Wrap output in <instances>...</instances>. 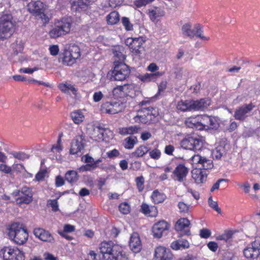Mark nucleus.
<instances>
[{"label": "nucleus", "mask_w": 260, "mask_h": 260, "mask_svg": "<svg viewBox=\"0 0 260 260\" xmlns=\"http://www.w3.org/2000/svg\"><path fill=\"white\" fill-rule=\"evenodd\" d=\"M28 11L38 18L41 19L44 24L48 23L49 18L44 13V5L40 1L32 2L27 5Z\"/></svg>", "instance_id": "nucleus-8"}, {"label": "nucleus", "mask_w": 260, "mask_h": 260, "mask_svg": "<svg viewBox=\"0 0 260 260\" xmlns=\"http://www.w3.org/2000/svg\"><path fill=\"white\" fill-rule=\"evenodd\" d=\"M160 151L157 149H154L149 152L150 157L154 159H158L160 156Z\"/></svg>", "instance_id": "nucleus-59"}, {"label": "nucleus", "mask_w": 260, "mask_h": 260, "mask_svg": "<svg viewBox=\"0 0 260 260\" xmlns=\"http://www.w3.org/2000/svg\"><path fill=\"white\" fill-rule=\"evenodd\" d=\"M34 234L37 238L44 242H52L54 241V238L49 232L42 228L35 229Z\"/></svg>", "instance_id": "nucleus-19"}, {"label": "nucleus", "mask_w": 260, "mask_h": 260, "mask_svg": "<svg viewBox=\"0 0 260 260\" xmlns=\"http://www.w3.org/2000/svg\"><path fill=\"white\" fill-rule=\"evenodd\" d=\"M209 206L215 210L218 213L221 214V209L218 207V204L216 202L213 201L212 197H210L208 199Z\"/></svg>", "instance_id": "nucleus-51"}, {"label": "nucleus", "mask_w": 260, "mask_h": 260, "mask_svg": "<svg viewBox=\"0 0 260 260\" xmlns=\"http://www.w3.org/2000/svg\"><path fill=\"white\" fill-rule=\"evenodd\" d=\"M13 157L19 160L23 161L29 158V155L23 152H13L12 153Z\"/></svg>", "instance_id": "nucleus-50"}, {"label": "nucleus", "mask_w": 260, "mask_h": 260, "mask_svg": "<svg viewBox=\"0 0 260 260\" xmlns=\"http://www.w3.org/2000/svg\"><path fill=\"white\" fill-rule=\"evenodd\" d=\"M255 107L252 103L244 104L236 109L234 117L235 119L240 121H244L250 115V112Z\"/></svg>", "instance_id": "nucleus-12"}, {"label": "nucleus", "mask_w": 260, "mask_h": 260, "mask_svg": "<svg viewBox=\"0 0 260 260\" xmlns=\"http://www.w3.org/2000/svg\"><path fill=\"white\" fill-rule=\"evenodd\" d=\"M210 120H209V123L207 127L208 129H215L217 128L218 124L214 117L210 116L209 117Z\"/></svg>", "instance_id": "nucleus-58"}, {"label": "nucleus", "mask_w": 260, "mask_h": 260, "mask_svg": "<svg viewBox=\"0 0 260 260\" xmlns=\"http://www.w3.org/2000/svg\"><path fill=\"white\" fill-rule=\"evenodd\" d=\"M92 4L91 0H78V8L81 9H85L89 5Z\"/></svg>", "instance_id": "nucleus-55"}, {"label": "nucleus", "mask_w": 260, "mask_h": 260, "mask_svg": "<svg viewBox=\"0 0 260 260\" xmlns=\"http://www.w3.org/2000/svg\"><path fill=\"white\" fill-rule=\"evenodd\" d=\"M100 249L104 260H122L126 258L122 247L111 241L102 242Z\"/></svg>", "instance_id": "nucleus-1"}, {"label": "nucleus", "mask_w": 260, "mask_h": 260, "mask_svg": "<svg viewBox=\"0 0 260 260\" xmlns=\"http://www.w3.org/2000/svg\"><path fill=\"white\" fill-rule=\"evenodd\" d=\"M134 90V85L132 84H125L123 85L117 86L113 89L114 93H119L120 96H129L131 91Z\"/></svg>", "instance_id": "nucleus-20"}, {"label": "nucleus", "mask_w": 260, "mask_h": 260, "mask_svg": "<svg viewBox=\"0 0 260 260\" xmlns=\"http://www.w3.org/2000/svg\"><path fill=\"white\" fill-rule=\"evenodd\" d=\"M113 53L115 57L114 62H117L118 64L125 63L126 55L124 48L123 46L115 47L113 49Z\"/></svg>", "instance_id": "nucleus-23"}, {"label": "nucleus", "mask_w": 260, "mask_h": 260, "mask_svg": "<svg viewBox=\"0 0 260 260\" xmlns=\"http://www.w3.org/2000/svg\"><path fill=\"white\" fill-rule=\"evenodd\" d=\"M141 130L140 126L134 125L119 128V133L121 135H132L138 134Z\"/></svg>", "instance_id": "nucleus-26"}, {"label": "nucleus", "mask_w": 260, "mask_h": 260, "mask_svg": "<svg viewBox=\"0 0 260 260\" xmlns=\"http://www.w3.org/2000/svg\"><path fill=\"white\" fill-rule=\"evenodd\" d=\"M129 246L131 249L135 253H138L142 249V243L140 238L137 233H133L129 242Z\"/></svg>", "instance_id": "nucleus-21"}, {"label": "nucleus", "mask_w": 260, "mask_h": 260, "mask_svg": "<svg viewBox=\"0 0 260 260\" xmlns=\"http://www.w3.org/2000/svg\"><path fill=\"white\" fill-rule=\"evenodd\" d=\"M193 37L195 36L197 38H199L202 40L208 41L209 40V37H205L203 35V27L200 24H196L193 28Z\"/></svg>", "instance_id": "nucleus-37"}, {"label": "nucleus", "mask_w": 260, "mask_h": 260, "mask_svg": "<svg viewBox=\"0 0 260 260\" xmlns=\"http://www.w3.org/2000/svg\"><path fill=\"white\" fill-rule=\"evenodd\" d=\"M96 132L98 133L97 135L98 139L102 141H104L105 140V135H107L108 133H111L108 129L103 128L101 126H97L96 129H94V133H96Z\"/></svg>", "instance_id": "nucleus-42"}, {"label": "nucleus", "mask_w": 260, "mask_h": 260, "mask_svg": "<svg viewBox=\"0 0 260 260\" xmlns=\"http://www.w3.org/2000/svg\"><path fill=\"white\" fill-rule=\"evenodd\" d=\"M59 59L61 60L63 63L67 66H71L75 62L68 49L64 50L63 52L59 55Z\"/></svg>", "instance_id": "nucleus-29"}, {"label": "nucleus", "mask_w": 260, "mask_h": 260, "mask_svg": "<svg viewBox=\"0 0 260 260\" xmlns=\"http://www.w3.org/2000/svg\"><path fill=\"white\" fill-rule=\"evenodd\" d=\"M213 167V164L212 160L207 158L205 157H203L199 169H201L203 171H206L207 170L211 169Z\"/></svg>", "instance_id": "nucleus-41"}, {"label": "nucleus", "mask_w": 260, "mask_h": 260, "mask_svg": "<svg viewBox=\"0 0 260 260\" xmlns=\"http://www.w3.org/2000/svg\"><path fill=\"white\" fill-rule=\"evenodd\" d=\"M121 23L126 31L133 30V24L131 22L128 18L126 17H122Z\"/></svg>", "instance_id": "nucleus-46"}, {"label": "nucleus", "mask_w": 260, "mask_h": 260, "mask_svg": "<svg viewBox=\"0 0 260 260\" xmlns=\"http://www.w3.org/2000/svg\"><path fill=\"white\" fill-rule=\"evenodd\" d=\"M82 160L87 164H91L95 161L93 158L88 154H85L82 157Z\"/></svg>", "instance_id": "nucleus-64"}, {"label": "nucleus", "mask_w": 260, "mask_h": 260, "mask_svg": "<svg viewBox=\"0 0 260 260\" xmlns=\"http://www.w3.org/2000/svg\"><path fill=\"white\" fill-rule=\"evenodd\" d=\"M199 117V127H200L202 129H207V127L209 123V116L204 115L198 116Z\"/></svg>", "instance_id": "nucleus-44"}, {"label": "nucleus", "mask_w": 260, "mask_h": 260, "mask_svg": "<svg viewBox=\"0 0 260 260\" xmlns=\"http://www.w3.org/2000/svg\"><path fill=\"white\" fill-rule=\"evenodd\" d=\"M144 42L145 41L141 37L135 38L131 47L132 52L137 54H141L144 50V48L143 46Z\"/></svg>", "instance_id": "nucleus-25"}, {"label": "nucleus", "mask_w": 260, "mask_h": 260, "mask_svg": "<svg viewBox=\"0 0 260 260\" xmlns=\"http://www.w3.org/2000/svg\"><path fill=\"white\" fill-rule=\"evenodd\" d=\"M59 88L64 93H68L70 90L74 93L76 91L73 86L69 84L61 83L59 85Z\"/></svg>", "instance_id": "nucleus-48"}, {"label": "nucleus", "mask_w": 260, "mask_h": 260, "mask_svg": "<svg viewBox=\"0 0 260 260\" xmlns=\"http://www.w3.org/2000/svg\"><path fill=\"white\" fill-rule=\"evenodd\" d=\"M59 197L57 198L56 199L54 200H48L47 202V205L48 206H50L52 208V210L54 212H56L59 210L58 208V203L57 202L58 199H59Z\"/></svg>", "instance_id": "nucleus-49"}, {"label": "nucleus", "mask_w": 260, "mask_h": 260, "mask_svg": "<svg viewBox=\"0 0 260 260\" xmlns=\"http://www.w3.org/2000/svg\"><path fill=\"white\" fill-rule=\"evenodd\" d=\"M203 144L202 138L197 135H188L180 143L183 148L193 151L201 150Z\"/></svg>", "instance_id": "nucleus-6"}, {"label": "nucleus", "mask_w": 260, "mask_h": 260, "mask_svg": "<svg viewBox=\"0 0 260 260\" xmlns=\"http://www.w3.org/2000/svg\"><path fill=\"white\" fill-rule=\"evenodd\" d=\"M142 81L144 82H148L155 80V74L146 73L142 76L141 78Z\"/></svg>", "instance_id": "nucleus-57"}, {"label": "nucleus", "mask_w": 260, "mask_h": 260, "mask_svg": "<svg viewBox=\"0 0 260 260\" xmlns=\"http://www.w3.org/2000/svg\"><path fill=\"white\" fill-rule=\"evenodd\" d=\"M169 224L166 221L161 220L157 222L154 224L152 228L153 236L160 238L162 236L163 233L169 230Z\"/></svg>", "instance_id": "nucleus-18"}, {"label": "nucleus", "mask_w": 260, "mask_h": 260, "mask_svg": "<svg viewBox=\"0 0 260 260\" xmlns=\"http://www.w3.org/2000/svg\"><path fill=\"white\" fill-rule=\"evenodd\" d=\"M119 154V152L118 151V150L116 149H114L112 150L109 151L107 152V155L110 158L118 156Z\"/></svg>", "instance_id": "nucleus-63"}, {"label": "nucleus", "mask_w": 260, "mask_h": 260, "mask_svg": "<svg viewBox=\"0 0 260 260\" xmlns=\"http://www.w3.org/2000/svg\"><path fill=\"white\" fill-rule=\"evenodd\" d=\"M159 115L157 108L149 107L143 108L138 111V114L133 119L136 123L150 124L155 122V118Z\"/></svg>", "instance_id": "nucleus-5"}, {"label": "nucleus", "mask_w": 260, "mask_h": 260, "mask_svg": "<svg viewBox=\"0 0 260 260\" xmlns=\"http://www.w3.org/2000/svg\"><path fill=\"white\" fill-rule=\"evenodd\" d=\"M204 156H202L199 154L194 155L191 157V162L192 165H196L198 167L200 166L202 160Z\"/></svg>", "instance_id": "nucleus-56"}, {"label": "nucleus", "mask_w": 260, "mask_h": 260, "mask_svg": "<svg viewBox=\"0 0 260 260\" xmlns=\"http://www.w3.org/2000/svg\"><path fill=\"white\" fill-rule=\"evenodd\" d=\"M12 194L16 197V201L18 204H28L32 201L31 189L26 186L23 187L21 190H16Z\"/></svg>", "instance_id": "nucleus-10"}, {"label": "nucleus", "mask_w": 260, "mask_h": 260, "mask_svg": "<svg viewBox=\"0 0 260 260\" xmlns=\"http://www.w3.org/2000/svg\"><path fill=\"white\" fill-rule=\"evenodd\" d=\"M15 21L10 14L3 15L0 17V39L9 38L14 31Z\"/></svg>", "instance_id": "nucleus-3"}, {"label": "nucleus", "mask_w": 260, "mask_h": 260, "mask_svg": "<svg viewBox=\"0 0 260 260\" xmlns=\"http://www.w3.org/2000/svg\"><path fill=\"white\" fill-rule=\"evenodd\" d=\"M191 174L192 178L198 184H203L207 180V174L206 171H203L201 169H195L192 171Z\"/></svg>", "instance_id": "nucleus-22"}, {"label": "nucleus", "mask_w": 260, "mask_h": 260, "mask_svg": "<svg viewBox=\"0 0 260 260\" xmlns=\"http://www.w3.org/2000/svg\"><path fill=\"white\" fill-rule=\"evenodd\" d=\"M190 221L187 218H181L177 220L175 229L178 232V237L190 235Z\"/></svg>", "instance_id": "nucleus-13"}, {"label": "nucleus", "mask_w": 260, "mask_h": 260, "mask_svg": "<svg viewBox=\"0 0 260 260\" xmlns=\"http://www.w3.org/2000/svg\"><path fill=\"white\" fill-rule=\"evenodd\" d=\"M189 243L187 240L179 239L171 244V247L175 250H183L189 248Z\"/></svg>", "instance_id": "nucleus-27"}, {"label": "nucleus", "mask_w": 260, "mask_h": 260, "mask_svg": "<svg viewBox=\"0 0 260 260\" xmlns=\"http://www.w3.org/2000/svg\"><path fill=\"white\" fill-rule=\"evenodd\" d=\"M211 104L209 99H202L200 100L191 101L192 111H203Z\"/></svg>", "instance_id": "nucleus-24"}, {"label": "nucleus", "mask_w": 260, "mask_h": 260, "mask_svg": "<svg viewBox=\"0 0 260 260\" xmlns=\"http://www.w3.org/2000/svg\"><path fill=\"white\" fill-rule=\"evenodd\" d=\"M200 235L201 237L207 239L211 235V232L207 229H203L200 230Z\"/></svg>", "instance_id": "nucleus-62"}, {"label": "nucleus", "mask_w": 260, "mask_h": 260, "mask_svg": "<svg viewBox=\"0 0 260 260\" xmlns=\"http://www.w3.org/2000/svg\"><path fill=\"white\" fill-rule=\"evenodd\" d=\"M149 15L152 20H154L156 18L159 16L158 10L157 8L149 10Z\"/></svg>", "instance_id": "nucleus-60"}, {"label": "nucleus", "mask_w": 260, "mask_h": 260, "mask_svg": "<svg viewBox=\"0 0 260 260\" xmlns=\"http://www.w3.org/2000/svg\"><path fill=\"white\" fill-rule=\"evenodd\" d=\"M120 212L123 214H127L130 211V206L126 203H122L119 206Z\"/></svg>", "instance_id": "nucleus-52"}, {"label": "nucleus", "mask_w": 260, "mask_h": 260, "mask_svg": "<svg viewBox=\"0 0 260 260\" xmlns=\"http://www.w3.org/2000/svg\"><path fill=\"white\" fill-rule=\"evenodd\" d=\"M130 74V70L125 63L118 64L114 62V68L112 71L111 80L114 81H123Z\"/></svg>", "instance_id": "nucleus-7"}, {"label": "nucleus", "mask_w": 260, "mask_h": 260, "mask_svg": "<svg viewBox=\"0 0 260 260\" xmlns=\"http://www.w3.org/2000/svg\"><path fill=\"white\" fill-rule=\"evenodd\" d=\"M191 25L189 23L183 24L181 27V31L183 35L187 36L190 39L193 38V29H191Z\"/></svg>", "instance_id": "nucleus-39"}, {"label": "nucleus", "mask_w": 260, "mask_h": 260, "mask_svg": "<svg viewBox=\"0 0 260 260\" xmlns=\"http://www.w3.org/2000/svg\"><path fill=\"white\" fill-rule=\"evenodd\" d=\"M149 151V149L147 147L141 145L138 147L136 150L132 153V155L133 157H140L143 156Z\"/></svg>", "instance_id": "nucleus-40"}, {"label": "nucleus", "mask_w": 260, "mask_h": 260, "mask_svg": "<svg viewBox=\"0 0 260 260\" xmlns=\"http://www.w3.org/2000/svg\"><path fill=\"white\" fill-rule=\"evenodd\" d=\"M226 153L225 146L219 145L212 151L213 157L217 160H219L221 157L225 155Z\"/></svg>", "instance_id": "nucleus-31"}, {"label": "nucleus", "mask_w": 260, "mask_h": 260, "mask_svg": "<svg viewBox=\"0 0 260 260\" xmlns=\"http://www.w3.org/2000/svg\"><path fill=\"white\" fill-rule=\"evenodd\" d=\"M8 236L15 243L22 245L27 241L28 235L22 224L13 223L9 229Z\"/></svg>", "instance_id": "nucleus-4"}, {"label": "nucleus", "mask_w": 260, "mask_h": 260, "mask_svg": "<svg viewBox=\"0 0 260 260\" xmlns=\"http://www.w3.org/2000/svg\"><path fill=\"white\" fill-rule=\"evenodd\" d=\"M49 50L50 54L52 56H56L58 54L59 47L57 45H52L50 46Z\"/></svg>", "instance_id": "nucleus-61"}, {"label": "nucleus", "mask_w": 260, "mask_h": 260, "mask_svg": "<svg viewBox=\"0 0 260 260\" xmlns=\"http://www.w3.org/2000/svg\"><path fill=\"white\" fill-rule=\"evenodd\" d=\"M154 257L155 260H171L172 254L170 249L163 246H158L155 249Z\"/></svg>", "instance_id": "nucleus-16"}, {"label": "nucleus", "mask_w": 260, "mask_h": 260, "mask_svg": "<svg viewBox=\"0 0 260 260\" xmlns=\"http://www.w3.org/2000/svg\"><path fill=\"white\" fill-rule=\"evenodd\" d=\"M68 50L70 52L71 56L74 59L75 61H76L77 59L80 57L81 55L80 49L78 46L73 45L70 47Z\"/></svg>", "instance_id": "nucleus-45"}, {"label": "nucleus", "mask_w": 260, "mask_h": 260, "mask_svg": "<svg viewBox=\"0 0 260 260\" xmlns=\"http://www.w3.org/2000/svg\"><path fill=\"white\" fill-rule=\"evenodd\" d=\"M71 116L72 120L76 124H79L83 121L84 116L83 113L79 111L72 112L71 113Z\"/></svg>", "instance_id": "nucleus-43"}, {"label": "nucleus", "mask_w": 260, "mask_h": 260, "mask_svg": "<svg viewBox=\"0 0 260 260\" xmlns=\"http://www.w3.org/2000/svg\"><path fill=\"white\" fill-rule=\"evenodd\" d=\"M178 207L180 213H187L189 212L191 206L183 202H179L178 204Z\"/></svg>", "instance_id": "nucleus-47"}, {"label": "nucleus", "mask_w": 260, "mask_h": 260, "mask_svg": "<svg viewBox=\"0 0 260 260\" xmlns=\"http://www.w3.org/2000/svg\"><path fill=\"white\" fill-rule=\"evenodd\" d=\"M189 169L183 164H179L172 172V178L179 182H182L186 179Z\"/></svg>", "instance_id": "nucleus-15"}, {"label": "nucleus", "mask_w": 260, "mask_h": 260, "mask_svg": "<svg viewBox=\"0 0 260 260\" xmlns=\"http://www.w3.org/2000/svg\"><path fill=\"white\" fill-rule=\"evenodd\" d=\"M102 161V158H99L95 160V162L91 164H87L85 165L82 166L80 170L81 171H92L95 170L98 167L99 164Z\"/></svg>", "instance_id": "nucleus-36"}, {"label": "nucleus", "mask_w": 260, "mask_h": 260, "mask_svg": "<svg viewBox=\"0 0 260 260\" xmlns=\"http://www.w3.org/2000/svg\"><path fill=\"white\" fill-rule=\"evenodd\" d=\"M185 124L188 127L201 129V128L199 127L198 116L196 117H189L187 118L185 121Z\"/></svg>", "instance_id": "nucleus-34"}, {"label": "nucleus", "mask_w": 260, "mask_h": 260, "mask_svg": "<svg viewBox=\"0 0 260 260\" xmlns=\"http://www.w3.org/2000/svg\"><path fill=\"white\" fill-rule=\"evenodd\" d=\"M186 72H187V71L183 70V69L182 68H177L174 73L175 75V78L178 80L185 79L186 78H183V77L185 76V73Z\"/></svg>", "instance_id": "nucleus-53"}, {"label": "nucleus", "mask_w": 260, "mask_h": 260, "mask_svg": "<svg viewBox=\"0 0 260 260\" xmlns=\"http://www.w3.org/2000/svg\"><path fill=\"white\" fill-rule=\"evenodd\" d=\"M151 198L154 204H159L163 202L166 198V195L155 190L152 192Z\"/></svg>", "instance_id": "nucleus-33"}, {"label": "nucleus", "mask_w": 260, "mask_h": 260, "mask_svg": "<svg viewBox=\"0 0 260 260\" xmlns=\"http://www.w3.org/2000/svg\"><path fill=\"white\" fill-rule=\"evenodd\" d=\"M119 14L116 11L111 12L106 16V21L108 25L116 24L119 22Z\"/></svg>", "instance_id": "nucleus-30"}, {"label": "nucleus", "mask_w": 260, "mask_h": 260, "mask_svg": "<svg viewBox=\"0 0 260 260\" xmlns=\"http://www.w3.org/2000/svg\"><path fill=\"white\" fill-rule=\"evenodd\" d=\"M137 186L139 192H141L144 187V178L143 176L138 177L136 178Z\"/></svg>", "instance_id": "nucleus-54"}, {"label": "nucleus", "mask_w": 260, "mask_h": 260, "mask_svg": "<svg viewBox=\"0 0 260 260\" xmlns=\"http://www.w3.org/2000/svg\"><path fill=\"white\" fill-rule=\"evenodd\" d=\"M102 110L104 112L115 114L121 112L124 109V105L119 101H113L104 103L102 105Z\"/></svg>", "instance_id": "nucleus-11"}, {"label": "nucleus", "mask_w": 260, "mask_h": 260, "mask_svg": "<svg viewBox=\"0 0 260 260\" xmlns=\"http://www.w3.org/2000/svg\"><path fill=\"white\" fill-rule=\"evenodd\" d=\"M177 109L181 111H192L191 101H181L177 104Z\"/></svg>", "instance_id": "nucleus-38"}, {"label": "nucleus", "mask_w": 260, "mask_h": 260, "mask_svg": "<svg viewBox=\"0 0 260 260\" xmlns=\"http://www.w3.org/2000/svg\"><path fill=\"white\" fill-rule=\"evenodd\" d=\"M141 211L144 214L151 217H155L157 213V210L155 206H149L146 203H143L141 206Z\"/></svg>", "instance_id": "nucleus-28"}, {"label": "nucleus", "mask_w": 260, "mask_h": 260, "mask_svg": "<svg viewBox=\"0 0 260 260\" xmlns=\"http://www.w3.org/2000/svg\"><path fill=\"white\" fill-rule=\"evenodd\" d=\"M83 141V137L82 136H76L73 139L71 143V148L70 149V153L71 154H76L84 149V145Z\"/></svg>", "instance_id": "nucleus-17"}, {"label": "nucleus", "mask_w": 260, "mask_h": 260, "mask_svg": "<svg viewBox=\"0 0 260 260\" xmlns=\"http://www.w3.org/2000/svg\"><path fill=\"white\" fill-rule=\"evenodd\" d=\"M0 257L3 260H24V255L22 251L17 248L4 247L0 250Z\"/></svg>", "instance_id": "nucleus-9"}, {"label": "nucleus", "mask_w": 260, "mask_h": 260, "mask_svg": "<svg viewBox=\"0 0 260 260\" xmlns=\"http://www.w3.org/2000/svg\"><path fill=\"white\" fill-rule=\"evenodd\" d=\"M79 179L78 173L74 170H70L65 174V179L70 183L76 182Z\"/></svg>", "instance_id": "nucleus-35"}, {"label": "nucleus", "mask_w": 260, "mask_h": 260, "mask_svg": "<svg viewBox=\"0 0 260 260\" xmlns=\"http://www.w3.org/2000/svg\"><path fill=\"white\" fill-rule=\"evenodd\" d=\"M72 21L70 18L64 17L57 20L54 26L49 32L51 38L56 39L69 34L71 30Z\"/></svg>", "instance_id": "nucleus-2"}, {"label": "nucleus", "mask_w": 260, "mask_h": 260, "mask_svg": "<svg viewBox=\"0 0 260 260\" xmlns=\"http://www.w3.org/2000/svg\"><path fill=\"white\" fill-rule=\"evenodd\" d=\"M244 256L247 258H256L260 255V243L254 241L243 250Z\"/></svg>", "instance_id": "nucleus-14"}, {"label": "nucleus", "mask_w": 260, "mask_h": 260, "mask_svg": "<svg viewBox=\"0 0 260 260\" xmlns=\"http://www.w3.org/2000/svg\"><path fill=\"white\" fill-rule=\"evenodd\" d=\"M138 143V139L135 136H129L124 139L123 145L125 149H132Z\"/></svg>", "instance_id": "nucleus-32"}]
</instances>
